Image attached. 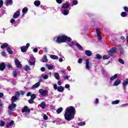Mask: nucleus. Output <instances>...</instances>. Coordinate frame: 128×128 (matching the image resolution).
<instances>
[{
  "mask_svg": "<svg viewBox=\"0 0 128 128\" xmlns=\"http://www.w3.org/2000/svg\"><path fill=\"white\" fill-rule=\"evenodd\" d=\"M74 114H76V108L72 106H69L65 110L64 118L68 122H70L74 118Z\"/></svg>",
  "mask_w": 128,
  "mask_h": 128,
  "instance_id": "obj_1",
  "label": "nucleus"
},
{
  "mask_svg": "<svg viewBox=\"0 0 128 128\" xmlns=\"http://www.w3.org/2000/svg\"><path fill=\"white\" fill-rule=\"evenodd\" d=\"M56 39V42L62 44V42H72V38L68 37L65 35L60 36L58 38L56 37L54 40Z\"/></svg>",
  "mask_w": 128,
  "mask_h": 128,
  "instance_id": "obj_2",
  "label": "nucleus"
},
{
  "mask_svg": "<svg viewBox=\"0 0 128 128\" xmlns=\"http://www.w3.org/2000/svg\"><path fill=\"white\" fill-rule=\"evenodd\" d=\"M40 94L43 96H46L48 94V90L40 89L38 90Z\"/></svg>",
  "mask_w": 128,
  "mask_h": 128,
  "instance_id": "obj_3",
  "label": "nucleus"
},
{
  "mask_svg": "<svg viewBox=\"0 0 128 128\" xmlns=\"http://www.w3.org/2000/svg\"><path fill=\"white\" fill-rule=\"evenodd\" d=\"M116 52V47H113L109 50L108 54L109 56H112Z\"/></svg>",
  "mask_w": 128,
  "mask_h": 128,
  "instance_id": "obj_4",
  "label": "nucleus"
},
{
  "mask_svg": "<svg viewBox=\"0 0 128 128\" xmlns=\"http://www.w3.org/2000/svg\"><path fill=\"white\" fill-rule=\"evenodd\" d=\"M30 46V43H28L26 44V46H23L21 47V51L22 52H26L28 50V48Z\"/></svg>",
  "mask_w": 128,
  "mask_h": 128,
  "instance_id": "obj_5",
  "label": "nucleus"
},
{
  "mask_svg": "<svg viewBox=\"0 0 128 128\" xmlns=\"http://www.w3.org/2000/svg\"><path fill=\"white\" fill-rule=\"evenodd\" d=\"M22 112H26L28 114L30 112V110L28 108V106H26L22 110Z\"/></svg>",
  "mask_w": 128,
  "mask_h": 128,
  "instance_id": "obj_6",
  "label": "nucleus"
},
{
  "mask_svg": "<svg viewBox=\"0 0 128 128\" xmlns=\"http://www.w3.org/2000/svg\"><path fill=\"white\" fill-rule=\"evenodd\" d=\"M90 66H92V64H90V60L87 59L86 60V70H90V68H91Z\"/></svg>",
  "mask_w": 128,
  "mask_h": 128,
  "instance_id": "obj_7",
  "label": "nucleus"
},
{
  "mask_svg": "<svg viewBox=\"0 0 128 128\" xmlns=\"http://www.w3.org/2000/svg\"><path fill=\"white\" fill-rule=\"evenodd\" d=\"M61 12L64 16H68L70 12H68V10L67 9H62Z\"/></svg>",
  "mask_w": 128,
  "mask_h": 128,
  "instance_id": "obj_8",
  "label": "nucleus"
},
{
  "mask_svg": "<svg viewBox=\"0 0 128 128\" xmlns=\"http://www.w3.org/2000/svg\"><path fill=\"white\" fill-rule=\"evenodd\" d=\"M121 83H122V80H116L114 82L113 86H118V84H120Z\"/></svg>",
  "mask_w": 128,
  "mask_h": 128,
  "instance_id": "obj_9",
  "label": "nucleus"
},
{
  "mask_svg": "<svg viewBox=\"0 0 128 128\" xmlns=\"http://www.w3.org/2000/svg\"><path fill=\"white\" fill-rule=\"evenodd\" d=\"M20 14V12L19 11H16L13 15L14 18H18Z\"/></svg>",
  "mask_w": 128,
  "mask_h": 128,
  "instance_id": "obj_10",
  "label": "nucleus"
},
{
  "mask_svg": "<svg viewBox=\"0 0 128 128\" xmlns=\"http://www.w3.org/2000/svg\"><path fill=\"white\" fill-rule=\"evenodd\" d=\"M40 86V82H38L34 85H33L32 87V90H34V88H38Z\"/></svg>",
  "mask_w": 128,
  "mask_h": 128,
  "instance_id": "obj_11",
  "label": "nucleus"
},
{
  "mask_svg": "<svg viewBox=\"0 0 128 128\" xmlns=\"http://www.w3.org/2000/svg\"><path fill=\"white\" fill-rule=\"evenodd\" d=\"M119 50V52L121 54V56H124V50H122V46L118 45V46Z\"/></svg>",
  "mask_w": 128,
  "mask_h": 128,
  "instance_id": "obj_12",
  "label": "nucleus"
},
{
  "mask_svg": "<svg viewBox=\"0 0 128 128\" xmlns=\"http://www.w3.org/2000/svg\"><path fill=\"white\" fill-rule=\"evenodd\" d=\"M14 62L18 68H22V64H20V62L18 60V59H15Z\"/></svg>",
  "mask_w": 128,
  "mask_h": 128,
  "instance_id": "obj_13",
  "label": "nucleus"
},
{
  "mask_svg": "<svg viewBox=\"0 0 128 128\" xmlns=\"http://www.w3.org/2000/svg\"><path fill=\"white\" fill-rule=\"evenodd\" d=\"M6 68V64L4 63H2L0 64V70H4Z\"/></svg>",
  "mask_w": 128,
  "mask_h": 128,
  "instance_id": "obj_14",
  "label": "nucleus"
},
{
  "mask_svg": "<svg viewBox=\"0 0 128 128\" xmlns=\"http://www.w3.org/2000/svg\"><path fill=\"white\" fill-rule=\"evenodd\" d=\"M85 54L87 56H90L92 54V51L90 50H86L85 51Z\"/></svg>",
  "mask_w": 128,
  "mask_h": 128,
  "instance_id": "obj_15",
  "label": "nucleus"
},
{
  "mask_svg": "<svg viewBox=\"0 0 128 128\" xmlns=\"http://www.w3.org/2000/svg\"><path fill=\"white\" fill-rule=\"evenodd\" d=\"M128 84V79H126L124 80L122 83L123 88H126Z\"/></svg>",
  "mask_w": 128,
  "mask_h": 128,
  "instance_id": "obj_16",
  "label": "nucleus"
},
{
  "mask_svg": "<svg viewBox=\"0 0 128 128\" xmlns=\"http://www.w3.org/2000/svg\"><path fill=\"white\" fill-rule=\"evenodd\" d=\"M28 8L25 7L22 10V12L23 14V16H24V14H26L28 12Z\"/></svg>",
  "mask_w": 128,
  "mask_h": 128,
  "instance_id": "obj_17",
  "label": "nucleus"
},
{
  "mask_svg": "<svg viewBox=\"0 0 128 128\" xmlns=\"http://www.w3.org/2000/svg\"><path fill=\"white\" fill-rule=\"evenodd\" d=\"M16 106V104L12 102L11 105L8 106V108L9 110H12V108H14Z\"/></svg>",
  "mask_w": 128,
  "mask_h": 128,
  "instance_id": "obj_18",
  "label": "nucleus"
},
{
  "mask_svg": "<svg viewBox=\"0 0 128 128\" xmlns=\"http://www.w3.org/2000/svg\"><path fill=\"white\" fill-rule=\"evenodd\" d=\"M70 6V4L64 3L62 4V8H68Z\"/></svg>",
  "mask_w": 128,
  "mask_h": 128,
  "instance_id": "obj_19",
  "label": "nucleus"
},
{
  "mask_svg": "<svg viewBox=\"0 0 128 128\" xmlns=\"http://www.w3.org/2000/svg\"><path fill=\"white\" fill-rule=\"evenodd\" d=\"M40 106L42 108V110L46 108V102H42V103L40 104Z\"/></svg>",
  "mask_w": 128,
  "mask_h": 128,
  "instance_id": "obj_20",
  "label": "nucleus"
},
{
  "mask_svg": "<svg viewBox=\"0 0 128 128\" xmlns=\"http://www.w3.org/2000/svg\"><path fill=\"white\" fill-rule=\"evenodd\" d=\"M46 66L48 70H54V66L52 64H46Z\"/></svg>",
  "mask_w": 128,
  "mask_h": 128,
  "instance_id": "obj_21",
  "label": "nucleus"
},
{
  "mask_svg": "<svg viewBox=\"0 0 128 128\" xmlns=\"http://www.w3.org/2000/svg\"><path fill=\"white\" fill-rule=\"evenodd\" d=\"M48 60V58L46 57V55H44L42 61V62H47Z\"/></svg>",
  "mask_w": 128,
  "mask_h": 128,
  "instance_id": "obj_22",
  "label": "nucleus"
},
{
  "mask_svg": "<svg viewBox=\"0 0 128 128\" xmlns=\"http://www.w3.org/2000/svg\"><path fill=\"white\" fill-rule=\"evenodd\" d=\"M6 50L10 54H12V48L10 47H7Z\"/></svg>",
  "mask_w": 128,
  "mask_h": 128,
  "instance_id": "obj_23",
  "label": "nucleus"
},
{
  "mask_svg": "<svg viewBox=\"0 0 128 128\" xmlns=\"http://www.w3.org/2000/svg\"><path fill=\"white\" fill-rule=\"evenodd\" d=\"M57 90L59 92H64V87L62 86H58Z\"/></svg>",
  "mask_w": 128,
  "mask_h": 128,
  "instance_id": "obj_24",
  "label": "nucleus"
},
{
  "mask_svg": "<svg viewBox=\"0 0 128 128\" xmlns=\"http://www.w3.org/2000/svg\"><path fill=\"white\" fill-rule=\"evenodd\" d=\"M50 58L52 60H58V56H56V55H50Z\"/></svg>",
  "mask_w": 128,
  "mask_h": 128,
  "instance_id": "obj_25",
  "label": "nucleus"
},
{
  "mask_svg": "<svg viewBox=\"0 0 128 128\" xmlns=\"http://www.w3.org/2000/svg\"><path fill=\"white\" fill-rule=\"evenodd\" d=\"M34 4L36 6H40V0H36L34 2Z\"/></svg>",
  "mask_w": 128,
  "mask_h": 128,
  "instance_id": "obj_26",
  "label": "nucleus"
},
{
  "mask_svg": "<svg viewBox=\"0 0 128 128\" xmlns=\"http://www.w3.org/2000/svg\"><path fill=\"white\" fill-rule=\"evenodd\" d=\"M118 78V74H115L114 76H112L111 78H110V80L112 82V80H116Z\"/></svg>",
  "mask_w": 128,
  "mask_h": 128,
  "instance_id": "obj_27",
  "label": "nucleus"
},
{
  "mask_svg": "<svg viewBox=\"0 0 128 128\" xmlns=\"http://www.w3.org/2000/svg\"><path fill=\"white\" fill-rule=\"evenodd\" d=\"M8 47V44L6 43L2 45L1 46L0 48H6Z\"/></svg>",
  "mask_w": 128,
  "mask_h": 128,
  "instance_id": "obj_28",
  "label": "nucleus"
},
{
  "mask_svg": "<svg viewBox=\"0 0 128 128\" xmlns=\"http://www.w3.org/2000/svg\"><path fill=\"white\" fill-rule=\"evenodd\" d=\"M54 76L56 80H60V74H58V73L56 72L54 74Z\"/></svg>",
  "mask_w": 128,
  "mask_h": 128,
  "instance_id": "obj_29",
  "label": "nucleus"
},
{
  "mask_svg": "<svg viewBox=\"0 0 128 128\" xmlns=\"http://www.w3.org/2000/svg\"><path fill=\"white\" fill-rule=\"evenodd\" d=\"M14 121H11L9 124H7L6 125V127L10 128V126H12V124H14Z\"/></svg>",
  "mask_w": 128,
  "mask_h": 128,
  "instance_id": "obj_30",
  "label": "nucleus"
},
{
  "mask_svg": "<svg viewBox=\"0 0 128 128\" xmlns=\"http://www.w3.org/2000/svg\"><path fill=\"white\" fill-rule=\"evenodd\" d=\"M120 16H122V18H126V16H128V13H126V12H122Z\"/></svg>",
  "mask_w": 128,
  "mask_h": 128,
  "instance_id": "obj_31",
  "label": "nucleus"
},
{
  "mask_svg": "<svg viewBox=\"0 0 128 128\" xmlns=\"http://www.w3.org/2000/svg\"><path fill=\"white\" fill-rule=\"evenodd\" d=\"M120 100H116L114 101H112V104H120Z\"/></svg>",
  "mask_w": 128,
  "mask_h": 128,
  "instance_id": "obj_32",
  "label": "nucleus"
},
{
  "mask_svg": "<svg viewBox=\"0 0 128 128\" xmlns=\"http://www.w3.org/2000/svg\"><path fill=\"white\" fill-rule=\"evenodd\" d=\"M16 100H18V98H16V96H13L12 98V102H13V103L15 102H16Z\"/></svg>",
  "mask_w": 128,
  "mask_h": 128,
  "instance_id": "obj_33",
  "label": "nucleus"
},
{
  "mask_svg": "<svg viewBox=\"0 0 128 128\" xmlns=\"http://www.w3.org/2000/svg\"><path fill=\"white\" fill-rule=\"evenodd\" d=\"M76 46L78 50H82V46H80L79 44H76Z\"/></svg>",
  "mask_w": 128,
  "mask_h": 128,
  "instance_id": "obj_34",
  "label": "nucleus"
},
{
  "mask_svg": "<svg viewBox=\"0 0 128 128\" xmlns=\"http://www.w3.org/2000/svg\"><path fill=\"white\" fill-rule=\"evenodd\" d=\"M24 70H26V72H28V70H30V67L28 66V65H26L24 68Z\"/></svg>",
  "mask_w": 128,
  "mask_h": 128,
  "instance_id": "obj_35",
  "label": "nucleus"
},
{
  "mask_svg": "<svg viewBox=\"0 0 128 128\" xmlns=\"http://www.w3.org/2000/svg\"><path fill=\"white\" fill-rule=\"evenodd\" d=\"M62 112V108H60L56 110V112L58 114H60Z\"/></svg>",
  "mask_w": 128,
  "mask_h": 128,
  "instance_id": "obj_36",
  "label": "nucleus"
},
{
  "mask_svg": "<svg viewBox=\"0 0 128 128\" xmlns=\"http://www.w3.org/2000/svg\"><path fill=\"white\" fill-rule=\"evenodd\" d=\"M12 2V0H6L5 2L6 6H8V4H10Z\"/></svg>",
  "mask_w": 128,
  "mask_h": 128,
  "instance_id": "obj_37",
  "label": "nucleus"
},
{
  "mask_svg": "<svg viewBox=\"0 0 128 128\" xmlns=\"http://www.w3.org/2000/svg\"><path fill=\"white\" fill-rule=\"evenodd\" d=\"M6 124V122L3 121V120H0V126H4Z\"/></svg>",
  "mask_w": 128,
  "mask_h": 128,
  "instance_id": "obj_38",
  "label": "nucleus"
},
{
  "mask_svg": "<svg viewBox=\"0 0 128 128\" xmlns=\"http://www.w3.org/2000/svg\"><path fill=\"white\" fill-rule=\"evenodd\" d=\"M28 62L30 66H34L36 64V58H34V62L30 61Z\"/></svg>",
  "mask_w": 128,
  "mask_h": 128,
  "instance_id": "obj_39",
  "label": "nucleus"
},
{
  "mask_svg": "<svg viewBox=\"0 0 128 128\" xmlns=\"http://www.w3.org/2000/svg\"><path fill=\"white\" fill-rule=\"evenodd\" d=\"M40 78H44V80H48V75H45V76H40Z\"/></svg>",
  "mask_w": 128,
  "mask_h": 128,
  "instance_id": "obj_40",
  "label": "nucleus"
},
{
  "mask_svg": "<svg viewBox=\"0 0 128 128\" xmlns=\"http://www.w3.org/2000/svg\"><path fill=\"white\" fill-rule=\"evenodd\" d=\"M31 100H34L36 98V94H32L31 95Z\"/></svg>",
  "mask_w": 128,
  "mask_h": 128,
  "instance_id": "obj_41",
  "label": "nucleus"
},
{
  "mask_svg": "<svg viewBox=\"0 0 128 128\" xmlns=\"http://www.w3.org/2000/svg\"><path fill=\"white\" fill-rule=\"evenodd\" d=\"M102 57L100 54H96V58L98 60H100Z\"/></svg>",
  "mask_w": 128,
  "mask_h": 128,
  "instance_id": "obj_42",
  "label": "nucleus"
},
{
  "mask_svg": "<svg viewBox=\"0 0 128 128\" xmlns=\"http://www.w3.org/2000/svg\"><path fill=\"white\" fill-rule=\"evenodd\" d=\"M78 124L80 126H86V122H80Z\"/></svg>",
  "mask_w": 128,
  "mask_h": 128,
  "instance_id": "obj_43",
  "label": "nucleus"
},
{
  "mask_svg": "<svg viewBox=\"0 0 128 128\" xmlns=\"http://www.w3.org/2000/svg\"><path fill=\"white\" fill-rule=\"evenodd\" d=\"M97 36H101L100 30V29H96V30Z\"/></svg>",
  "mask_w": 128,
  "mask_h": 128,
  "instance_id": "obj_44",
  "label": "nucleus"
},
{
  "mask_svg": "<svg viewBox=\"0 0 128 128\" xmlns=\"http://www.w3.org/2000/svg\"><path fill=\"white\" fill-rule=\"evenodd\" d=\"M118 62L120 64H124V61L122 59H118Z\"/></svg>",
  "mask_w": 128,
  "mask_h": 128,
  "instance_id": "obj_45",
  "label": "nucleus"
},
{
  "mask_svg": "<svg viewBox=\"0 0 128 128\" xmlns=\"http://www.w3.org/2000/svg\"><path fill=\"white\" fill-rule=\"evenodd\" d=\"M43 118L45 120H48V116H46L45 114H44V115H43Z\"/></svg>",
  "mask_w": 128,
  "mask_h": 128,
  "instance_id": "obj_46",
  "label": "nucleus"
},
{
  "mask_svg": "<svg viewBox=\"0 0 128 128\" xmlns=\"http://www.w3.org/2000/svg\"><path fill=\"white\" fill-rule=\"evenodd\" d=\"M109 58H110V56H103L104 60H108Z\"/></svg>",
  "mask_w": 128,
  "mask_h": 128,
  "instance_id": "obj_47",
  "label": "nucleus"
},
{
  "mask_svg": "<svg viewBox=\"0 0 128 128\" xmlns=\"http://www.w3.org/2000/svg\"><path fill=\"white\" fill-rule=\"evenodd\" d=\"M4 5V1L2 0H0V8Z\"/></svg>",
  "mask_w": 128,
  "mask_h": 128,
  "instance_id": "obj_48",
  "label": "nucleus"
},
{
  "mask_svg": "<svg viewBox=\"0 0 128 128\" xmlns=\"http://www.w3.org/2000/svg\"><path fill=\"white\" fill-rule=\"evenodd\" d=\"M13 76H14V78H16V76H18V72H16V71H14L13 72Z\"/></svg>",
  "mask_w": 128,
  "mask_h": 128,
  "instance_id": "obj_49",
  "label": "nucleus"
},
{
  "mask_svg": "<svg viewBox=\"0 0 128 128\" xmlns=\"http://www.w3.org/2000/svg\"><path fill=\"white\" fill-rule=\"evenodd\" d=\"M68 44L70 46H74L75 44L74 42H71Z\"/></svg>",
  "mask_w": 128,
  "mask_h": 128,
  "instance_id": "obj_50",
  "label": "nucleus"
},
{
  "mask_svg": "<svg viewBox=\"0 0 128 128\" xmlns=\"http://www.w3.org/2000/svg\"><path fill=\"white\" fill-rule=\"evenodd\" d=\"M57 3L60 4L62 3V0H56Z\"/></svg>",
  "mask_w": 128,
  "mask_h": 128,
  "instance_id": "obj_51",
  "label": "nucleus"
},
{
  "mask_svg": "<svg viewBox=\"0 0 128 128\" xmlns=\"http://www.w3.org/2000/svg\"><path fill=\"white\" fill-rule=\"evenodd\" d=\"M28 102L29 104H34V100L33 99H30L29 100H28Z\"/></svg>",
  "mask_w": 128,
  "mask_h": 128,
  "instance_id": "obj_52",
  "label": "nucleus"
},
{
  "mask_svg": "<svg viewBox=\"0 0 128 128\" xmlns=\"http://www.w3.org/2000/svg\"><path fill=\"white\" fill-rule=\"evenodd\" d=\"M72 2H73L74 6H76V4H78L77 0H74Z\"/></svg>",
  "mask_w": 128,
  "mask_h": 128,
  "instance_id": "obj_53",
  "label": "nucleus"
},
{
  "mask_svg": "<svg viewBox=\"0 0 128 128\" xmlns=\"http://www.w3.org/2000/svg\"><path fill=\"white\" fill-rule=\"evenodd\" d=\"M124 10H125V12H128V7L124 6Z\"/></svg>",
  "mask_w": 128,
  "mask_h": 128,
  "instance_id": "obj_54",
  "label": "nucleus"
},
{
  "mask_svg": "<svg viewBox=\"0 0 128 128\" xmlns=\"http://www.w3.org/2000/svg\"><path fill=\"white\" fill-rule=\"evenodd\" d=\"M7 66L8 68H12V64H8L7 65Z\"/></svg>",
  "mask_w": 128,
  "mask_h": 128,
  "instance_id": "obj_55",
  "label": "nucleus"
},
{
  "mask_svg": "<svg viewBox=\"0 0 128 128\" xmlns=\"http://www.w3.org/2000/svg\"><path fill=\"white\" fill-rule=\"evenodd\" d=\"M54 90H58V85L56 84H54Z\"/></svg>",
  "mask_w": 128,
  "mask_h": 128,
  "instance_id": "obj_56",
  "label": "nucleus"
},
{
  "mask_svg": "<svg viewBox=\"0 0 128 128\" xmlns=\"http://www.w3.org/2000/svg\"><path fill=\"white\" fill-rule=\"evenodd\" d=\"M78 64H82V59L79 58L78 60Z\"/></svg>",
  "mask_w": 128,
  "mask_h": 128,
  "instance_id": "obj_57",
  "label": "nucleus"
},
{
  "mask_svg": "<svg viewBox=\"0 0 128 128\" xmlns=\"http://www.w3.org/2000/svg\"><path fill=\"white\" fill-rule=\"evenodd\" d=\"M12 109L8 111V114H10V116H11V114H12V110H11Z\"/></svg>",
  "mask_w": 128,
  "mask_h": 128,
  "instance_id": "obj_58",
  "label": "nucleus"
},
{
  "mask_svg": "<svg viewBox=\"0 0 128 128\" xmlns=\"http://www.w3.org/2000/svg\"><path fill=\"white\" fill-rule=\"evenodd\" d=\"M65 88H70V84H66L65 85Z\"/></svg>",
  "mask_w": 128,
  "mask_h": 128,
  "instance_id": "obj_59",
  "label": "nucleus"
},
{
  "mask_svg": "<svg viewBox=\"0 0 128 128\" xmlns=\"http://www.w3.org/2000/svg\"><path fill=\"white\" fill-rule=\"evenodd\" d=\"M26 96H32V93H30V92H28V93H27Z\"/></svg>",
  "mask_w": 128,
  "mask_h": 128,
  "instance_id": "obj_60",
  "label": "nucleus"
},
{
  "mask_svg": "<svg viewBox=\"0 0 128 128\" xmlns=\"http://www.w3.org/2000/svg\"><path fill=\"white\" fill-rule=\"evenodd\" d=\"M20 92H16V96H20Z\"/></svg>",
  "mask_w": 128,
  "mask_h": 128,
  "instance_id": "obj_61",
  "label": "nucleus"
},
{
  "mask_svg": "<svg viewBox=\"0 0 128 128\" xmlns=\"http://www.w3.org/2000/svg\"><path fill=\"white\" fill-rule=\"evenodd\" d=\"M38 48H35L34 50V52H38Z\"/></svg>",
  "mask_w": 128,
  "mask_h": 128,
  "instance_id": "obj_62",
  "label": "nucleus"
},
{
  "mask_svg": "<svg viewBox=\"0 0 128 128\" xmlns=\"http://www.w3.org/2000/svg\"><path fill=\"white\" fill-rule=\"evenodd\" d=\"M98 102H98V98H96V101H95V104H98Z\"/></svg>",
  "mask_w": 128,
  "mask_h": 128,
  "instance_id": "obj_63",
  "label": "nucleus"
},
{
  "mask_svg": "<svg viewBox=\"0 0 128 128\" xmlns=\"http://www.w3.org/2000/svg\"><path fill=\"white\" fill-rule=\"evenodd\" d=\"M64 80H68V76H66L64 77Z\"/></svg>",
  "mask_w": 128,
  "mask_h": 128,
  "instance_id": "obj_64",
  "label": "nucleus"
}]
</instances>
